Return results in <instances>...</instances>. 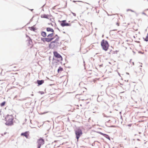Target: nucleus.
<instances>
[{"mask_svg": "<svg viewBox=\"0 0 148 148\" xmlns=\"http://www.w3.org/2000/svg\"><path fill=\"white\" fill-rule=\"evenodd\" d=\"M63 70V68L61 67H60L58 70V71L59 73L60 71H62Z\"/></svg>", "mask_w": 148, "mask_h": 148, "instance_id": "18", "label": "nucleus"}, {"mask_svg": "<svg viewBox=\"0 0 148 148\" xmlns=\"http://www.w3.org/2000/svg\"><path fill=\"white\" fill-rule=\"evenodd\" d=\"M5 101H4V102L0 104L1 106L2 107V106H4L5 105Z\"/></svg>", "mask_w": 148, "mask_h": 148, "instance_id": "19", "label": "nucleus"}, {"mask_svg": "<svg viewBox=\"0 0 148 148\" xmlns=\"http://www.w3.org/2000/svg\"><path fill=\"white\" fill-rule=\"evenodd\" d=\"M21 136H24L26 138H28L29 136V132H26L24 133H22L21 134Z\"/></svg>", "mask_w": 148, "mask_h": 148, "instance_id": "12", "label": "nucleus"}, {"mask_svg": "<svg viewBox=\"0 0 148 148\" xmlns=\"http://www.w3.org/2000/svg\"><path fill=\"white\" fill-rule=\"evenodd\" d=\"M45 143V140L44 139L40 138L37 140L38 148H40L41 146L43 145Z\"/></svg>", "mask_w": 148, "mask_h": 148, "instance_id": "8", "label": "nucleus"}, {"mask_svg": "<svg viewBox=\"0 0 148 148\" xmlns=\"http://www.w3.org/2000/svg\"><path fill=\"white\" fill-rule=\"evenodd\" d=\"M54 40L50 42V43L49 45V47H50L57 46L59 44V42L60 40V37L57 34L54 36Z\"/></svg>", "mask_w": 148, "mask_h": 148, "instance_id": "1", "label": "nucleus"}, {"mask_svg": "<svg viewBox=\"0 0 148 148\" xmlns=\"http://www.w3.org/2000/svg\"><path fill=\"white\" fill-rule=\"evenodd\" d=\"M119 24H120V23L118 21L116 23V25L118 26H119Z\"/></svg>", "mask_w": 148, "mask_h": 148, "instance_id": "21", "label": "nucleus"}, {"mask_svg": "<svg viewBox=\"0 0 148 148\" xmlns=\"http://www.w3.org/2000/svg\"><path fill=\"white\" fill-rule=\"evenodd\" d=\"M50 16L48 14H42L41 15V18H47L48 19H50V20L51 21L52 23H48L49 25H51V26H53V24H55L54 22V20L53 18L51 19L50 18Z\"/></svg>", "mask_w": 148, "mask_h": 148, "instance_id": "4", "label": "nucleus"}, {"mask_svg": "<svg viewBox=\"0 0 148 148\" xmlns=\"http://www.w3.org/2000/svg\"><path fill=\"white\" fill-rule=\"evenodd\" d=\"M14 117L12 115H8L5 117V124L8 125H11L13 124V120Z\"/></svg>", "mask_w": 148, "mask_h": 148, "instance_id": "2", "label": "nucleus"}, {"mask_svg": "<svg viewBox=\"0 0 148 148\" xmlns=\"http://www.w3.org/2000/svg\"><path fill=\"white\" fill-rule=\"evenodd\" d=\"M54 34L53 33H51L50 34H49L46 37L47 40V42H50L52 40L54 39Z\"/></svg>", "mask_w": 148, "mask_h": 148, "instance_id": "7", "label": "nucleus"}, {"mask_svg": "<svg viewBox=\"0 0 148 148\" xmlns=\"http://www.w3.org/2000/svg\"><path fill=\"white\" fill-rule=\"evenodd\" d=\"M37 82L38 85H40L44 83V81L43 80H38L37 81Z\"/></svg>", "mask_w": 148, "mask_h": 148, "instance_id": "15", "label": "nucleus"}, {"mask_svg": "<svg viewBox=\"0 0 148 148\" xmlns=\"http://www.w3.org/2000/svg\"><path fill=\"white\" fill-rule=\"evenodd\" d=\"M46 30L47 32H52V33H53L54 34V30L51 27H47Z\"/></svg>", "mask_w": 148, "mask_h": 148, "instance_id": "13", "label": "nucleus"}, {"mask_svg": "<svg viewBox=\"0 0 148 148\" xmlns=\"http://www.w3.org/2000/svg\"><path fill=\"white\" fill-rule=\"evenodd\" d=\"M27 45L30 48H31L33 47L32 42L31 39L29 38L26 42Z\"/></svg>", "mask_w": 148, "mask_h": 148, "instance_id": "10", "label": "nucleus"}, {"mask_svg": "<svg viewBox=\"0 0 148 148\" xmlns=\"http://www.w3.org/2000/svg\"><path fill=\"white\" fill-rule=\"evenodd\" d=\"M54 56L56 58L58 59V61H61L62 60V58L61 56L56 51H54L53 53Z\"/></svg>", "mask_w": 148, "mask_h": 148, "instance_id": "9", "label": "nucleus"}, {"mask_svg": "<svg viewBox=\"0 0 148 148\" xmlns=\"http://www.w3.org/2000/svg\"><path fill=\"white\" fill-rule=\"evenodd\" d=\"M41 40L42 41L44 42H47V40L46 37L41 38Z\"/></svg>", "mask_w": 148, "mask_h": 148, "instance_id": "16", "label": "nucleus"}, {"mask_svg": "<svg viewBox=\"0 0 148 148\" xmlns=\"http://www.w3.org/2000/svg\"><path fill=\"white\" fill-rule=\"evenodd\" d=\"M101 45L102 49L104 51H106L108 50L109 45L107 40H103L101 42Z\"/></svg>", "mask_w": 148, "mask_h": 148, "instance_id": "3", "label": "nucleus"}, {"mask_svg": "<svg viewBox=\"0 0 148 148\" xmlns=\"http://www.w3.org/2000/svg\"><path fill=\"white\" fill-rule=\"evenodd\" d=\"M29 29L30 30L33 31H35L36 30V28L34 26L32 27H29Z\"/></svg>", "mask_w": 148, "mask_h": 148, "instance_id": "14", "label": "nucleus"}, {"mask_svg": "<svg viewBox=\"0 0 148 148\" xmlns=\"http://www.w3.org/2000/svg\"><path fill=\"white\" fill-rule=\"evenodd\" d=\"M75 132L77 141H78L79 138L82 135V131L80 129H77L75 130Z\"/></svg>", "mask_w": 148, "mask_h": 148, "instance_id": "5", "label": "nucleus"}, {"mask_svg": "<svg viewBox=\"0 0 148 148\" xmlns=\"http://www.w3.org/2000/svg\"><path fill=\"white\" fill-rule=\"evenodd\" d=\"M75 97L81 100H86L87 98L86 96V94L84 93L82 94H78L76 95Z\"/></svg>", "mask_w": 148, "mask_h": 148, "instance_id": "6", "label": "nucleus"}, {"mask_svg": "<svg viewBox=\"0 0 148 148\" xmlns=\"http://www.w3.org/2000/svg\"><path fill=\"white\" fill-rule=\"evenodd\" d=\"M147 0V1H148V0Z\"/></svg>", "mask_w": 148, "mask_h": 148, "instance_id": "22", "label": "nucleus"}, {"mask_svg": "<svg viewBox=\"0 0 148 148\" xmlns=\"http://www.w3.org/2000/svg\"><path fill=\"white\" fill-rule=\"evenodd\" d=\"M145 40L146 41H148V34H147V36L146 37V38L145 39Z\"/></svg>", "mask_w": 148, "mask_h": 148, "instance_id": "20", "label": "nucleus"}, {"mask_svg": "<svg viewBox=\"0 0 148 148\" xmlns=\"http://www.w3.org/2000/svg\"><path fill=\"white\" fill-rule=\"evenodd\" d=\"M60 25L62 27H64L65 26H70L71 24L66 23V20H63L61 21Z\"/></svg>", "mask_w": 148, "mask_h": 148, "instance_id": "11", "label": "nucleus"}, {"mask_svg": "<svg viewBox=\"0 0 148 148\" xmlns=\"http://www.w3.org/2000/svg\"><path fill=\"white\" fill-rule=\"evenodd\" d=\"M41 35L44 37H45L47 36L46 33L44 32H42L41 33Z\"/></svg>", "mask_w": 148, "mask_h": 148, "instance_id": "17", "label": "nucleus"}]
</instances>
